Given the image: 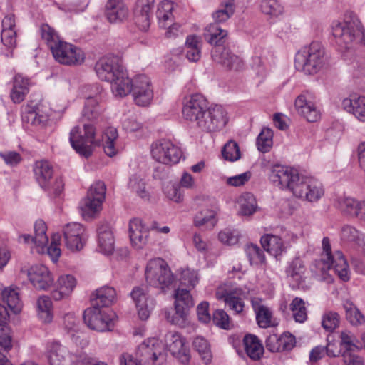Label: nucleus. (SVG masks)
<instances>
[{
    "label": "nucleus",
    "instance_id": "f257e3e1",
    "mask_svg": "<svg viewBox=\"0 0 365 365\" xmlns=\"http://www.w3.org/2000/svg\"><path fill=\"white\" fill-rule=\"evenodd\" d=\"M269 179L282 189L289 190L294 196L304 201L318 202L324 194L323 185L318 180L299 176L297 170L284 165H273Z\"/></svg>",
    "mask_w": 365,
    "mask_h": 365
},
{
    "label": "nucleus",
    "instance_id": "f03ea898",
    "mask_svg": "<svg viewBox=\"0 0 365 365\" xmlns=\"http://www.w3.org/2000/svg\"><path fill=\"white\" fill-rule=\"evenodd\" d=\"M46 225L43 220H37L34 224V236L24 234L19 237V241L25 243H31V251L38 254H47L53 262L58 260L61 255V240L58 233H55L51 237V242L48 246V238L46 235Z\"/></svg>",
    "mask_w": 365,
    "mask_h": 365
},
{
    "label": "nucleus",
    "instance_id": "7ed1b4c3",
    "mask_svg": "<svg viewBox=\"0 0 365 365\" xmlns=\"http://www.w3.org/2000/svg\"><path fill=\"white\" fill-rule=\"evenodd\" d=\"M331 29L338 43L347 48L365 44V29L358 16L351 12L346 13L343 20L333 21Z\"/></svg>",
    "mask_w": 365,
    "mask_h": 365
},
{
    "label": "nucleus",
    "instance_id": "20e7f679",
    "mask_svg": "<svg viewBox=\"0 0 365 365\" xmlns=\"http://www.w3.org/2000/svg\"><path fill=\"white\" fill-rule=\"evenodd\" d=\"M322 244L323 249L322 258L316 264L319 272L326 278V274L332 269L341 281H349L351 271L344 254L339 250L332 253L328 237H324Z\"/></svg>",
    "mask_w": 365,
    "mask_h": 365
},
{
    "label": "nucleus",
    "instance_id": "39448f33",
    "mask_svg": "<svg viewBox=\"0 0 365 365\" xmlns=\"http://www.w3.org/2000/svg\"><path fill=\"white\" fill-rule=\"evenodd\" d=\"M326 65L323 46L317 41L302 47L295 55L294 66L306 74L314 75L322 70Z\"/></svg>",
    "mask_w": 365,
    "mask_h": 365
},
{
    "label": "nucleus",
    "instance_id": "423d86ee",
    "mask_svg": "<svg viewBox=\"0 0 365 365\" xmlns=\"http://www.w3.org/2000/svg\"><path fill=\"white\" fill-rule=\"evenodd\" d=\"M95 137L94 125L84 123L82 125H78L71 129L69 140L76 152L87 158L91 155L93 148L96 143Z\"/></svg>",
    "mask_w": 365,
    "mask_h": 365
},
{
    "label": "nucleus",
    "instance_id": "0eeeda50",
    "mask_svg": "<svg viewBox=\"0 0 365 365\" xmlns=\"http://www.w3.org/2000/svg\"><path fill=\"white\" fill-rule=\"evenodd\" d=\"M146 282L154 287L165 289L174 281V276L167 262L161 258L150 259L145 271Z\"/></svg>",
    "mask_w": 365,
    "mask_h": 365
},
{
    "label": "nucleus",
    "instance_id": "6e6552de",
    "mask_svg": "<svg viewBox=\"0 0 365 365\" xmlns=\"http://www.w3.org/2000/svg\"><path fill=\"white\" fill-rule=\"evenodd\" d=\"M106 185L102 181H97L91 185L86 197L80 204V209L84 219H91L101 211L106 197Z\"/></svg>",
    "mask_w": 365,
    "mask_h": 365
},
{
    "label": "nucleus",
    "instance_id": "1a4fd4ad",
    "mask_svg": "<svg viewBox=\"0 0 365 365\" xmlns=\"http://www.w3.org/2000/svg\"><path fill=\"white\" fill-rule=\"evenodd\" d=\"M229 120L227 110L220 105L207 107L195 123L203 132L212 133L222 130Z\"/></svg>",
    "mask_w": 365,
    "mask_h": 365
},
{
    "label": "nucleus",
    "instance_id": "9d476101",
    "mask_svg": "<svg viewBox=\"0 0 365 365\" xmlns=\"http://www.w3.org/2000/svg\"><path fill=\"white\" fill-rule=\"evenodd\" d=\"M137 354L145 364L160 365L165 361L164 344L157 338H149L141 343Z\"/></svg>",
    "mask_w": 365,
    "mask_h": 365
},
{
    "label": "nucleus",
    "instance_id": "9b49d317",
    "mask_svg": "<svg viewBox=\"0 0 365 365\" xmlns=\"http://www.w3.org/2000/svg\"><path fill=\"white\" fill-rule=\"evenodd\" d=\"M115 314L98 307L91 306L83 313V320L91 329L97 331L111 330L114 327Z\"/></svg>",
    "mask_w": 365,
    "mask_h": 365
},
{
    "label": "nucleus",
    "instance_id": "f8f14e48",
    "mask_svg": "<svg viewBox=\"0 0 365 365\" xmlns=\"http://www.w3.org/2000/svg\"><path fill=\"white\" fill-rule=\"evenodd\" d=\"M150 154L157 162L168 165L175 164L182 157L181 150L169 140H160L151 145Z\"/></svg>",
    "mask_w": 365,
    "mask_h": 365
},
{
    "label": "nucleus",
    "instance_id": "ddd939ff",
    "mask_svg": "<svg viewBox=\"0 0 365 365\" xmlns=\"http://www.w3.org/2000/svg\"><path fill=\"white\" fill-rule=\"evenodd\" d=\"M54 59L66 66L80 65L84 62V52L73 44L62 41L51 50Z\"/></svg>",
    "mask_w": 365,
    "mask_h": 365
},
{
    "label": "nucleus",
    "instance_id": "4468645a",
    "mask_svg": "<svg viewBox=\"0 0 365 365\" xmlns=\"http://www.w3.org/2000/svg\"><path fill=\"white\" fill-rule=\"evenodd\" d=\"M294 108L298 115L308 122L314 123L321 118V111L316 98L309 92L302 93L296 98Z\"/></svg>",
    "mask_w": 365,
    "mask_h": 365
},
{
    "label": "nucleus",
    "instance_id": "2eb2a0df",
    "mask_svg": "<svg viewBox=\"0 0 365 365\" xmlns=\"http://www.w3.org/2000/svg\"><path fill=\"white\" fill-rule=\"evenodd\" d=\"M215 295L218 300L223 301L235 314H240L243 311L244 300L247 295L242 288H230L222 285L217 289Z\"/></svg>",
    "mask_w": 365,
    "mask_h": 365
},
{
    "label": "nucleus",
    "instance_id": "dca6fc26",
    "mask_svg": "<svg viewBox=\"0 0 365 365\" xmlns=\"http://www.w3.org/2000/svg\"><path fill=\"white\" fill-rule=\"evenodd\" d=\"M66 247L71 252H78L84 247L87 235L85 227L78 222H71L63 228Z\"/></svg>",
    "mask_w": 365,
    "mask_h": 365
},
{
    "label": "nucleus",
    "instance_id": "f3484780",
    "mask_svg": "<svg viewBox=\"0 0 365 365\" xmlns=\"http://www.w3.org/2000/svg\"><path fill=\"white\" fill-rule=\"evenodd\" d=\"M124 69L125 67L120 63L117 56H103L95 65V71L98 78L109 83Z\"/></svg>",
    "mask_w": 365,
    "mask_h": 365
},
{
    "label": "nucleus",
    "instance_id": "a211bd4d",
    "mask_svg": "<svg viewBox=\"0 0 365 365\" xmlns=\"http://www.w3.org/2000/svg\"><path fill=\"white\" fill-rule=\"evenodd\" d=\"M133 100L139 106L150 105L153 98V91L150 79L145 75H138L133 79L131 91Z\"/></svg>",
    "mask_w": 365,
    "mask_h": 365
},
{
    "label": "nucleus",
    "instance_id": "6ab92c4d",
    "mask_svg": "<svg viewBox=\"0 0 365 365\" xmlns=\"http://www.w3.org/2000/svg\"><path fill=\"white\" fill-rule=\"evenodd\" d=\"M207 108L206 99L200 94H193L184 99L182 115L185 119L195 124Z\"/></svg>",
    "mask_w": 365,
    "mask_h": 365
},
{
    "label": "nucleus",
    "instance_id": "aec40b11",
    "mask_svg": "<svg viewBox=\"0 0 365 365\" xmlns=\"http://www.w3.org/2000/svg\"><path fill=\"white\" fill-rule=\"evenodd\" d=\"M28 277L34 287L38 290L49 289L55 282L52 272L43 264L31 266L28 270Z\"/></svg>",
    "mask_w": 365,
    "mask_h": 365
},
{
    "label": "nucleus",
    "instance_id": "412c9836",
    "mask_svg": "<svg viewBox=\"0 0 365 365\" xmlns=\"http://www.w3.org/2000/svg\"><path fill=\"white\" fill-rule=\"evenodd\" d=\"M130 297L135 304L140 319H148L155 306V302L148 295L147 288L135 287L130 292Z\"/></svg>",
    "mask_w": 365,
    "mask_h": 365
},
{
    "label": "nucleus",
    "instance_id": "4be33fe9",
    "mask_svg": "<svg viewBox=\"0 0 365 365\" xmlns=\"http://www.w3.org/2000/svg\"><path fill=\"white\" fill-rule=\"evenodd\" d=\"M212 60L227 70L238 71L244 66L243 61L225 46L213 47L211 51Z\"/></svg>",
    "mask_w": 365,
    "mask_h": 365
},
{
    "label": "nucleus",
    "instance_id": "5701e85b",
    "mask_svg": "<svg viewBox=\"0 0 365 365\" xmlns=\"http://www.w3.org/2000/svg\"><path fill=\"white\" fill-rule=\"evenodd\" d=\"M155 0H138L133 8V20L140 30L146 31L150 26Z\"/></svg>",
    "mask_w": 365,
    "mask_h": 365
},
{
    "label": "nucleus",
    "instance_id": "b1692460",
    "mask_svg": "<svg viewBox=\"0 0 365 365\" xmlns=\"http://www.w3.org/2000/svg\"><path fill=\"white\" fill-rule=\"evenodd\" d=\"M165 341L171 354L182 363L190 360V351L185 344V339L176 331H169L165 335Z\"/></svg>",
    "mask_w": 365,
    "mask_h": 365
},
{
    "label": "nucleus",
    "instance_id": "393cba45",
    "mask_svg": "<svg viewBox=\"0 0 365 365\" xmlns=\"http://www.w3.org/2000/svg\"><path fill=\"white\" fill-rule=\"evenodd\" d=\"M175 310L176 317L171 320L175 324H179V320H185L188 314L189 309L194 306L192 297L186 289L178 288L175 292Z\"/></svg>",
    "mask_w": 365,
    "mask_h": 365
},
{
    "label": "nucleus",
    "instance_id": "a878e982",
    "mask_svg": "<svg viewBox=\"0 0 365 365\" xmlns=\"http://www.w3.org/2000/svg\"><path fill=\"white\" fill-rule=\"evenodd\" d=\"M129 237L135 249L143 248L148 242L149 229L140 219L133 218L129 222Z\"/></svg>",
    "mask_w": 365,
    "mask_h": 365
},
{
    "label": "nucleus",
    "instance_id": "bb28decb",
    "mask_svg": "<svg viewBox=\"0 0 365 365\" xmlns=\"http://www.w3.org/2000/svg\"><path fill=\"white\" fill-rule=\"evenodd\" d=\"M76 285L77 279L75 276L71 274H62L56 279L52 297L56 301L67 298L74 291Z\"/></svg>",
    "mask_w": 365,
    "mask_h": 365
},
{
    "label": "nucleus",
    "instance_id": "cd10ccee",
    "mask_svg": "<svg viewBox=\"0 0 365 365\" xmlns=\"http://www.w3.org/2000/svg\"><path fill=\"white\" fill-rule=\"evenodd\" d=\"M104 110L105 108L98 96H89L86 98L81 112V119L83 121L96 122L102 118Z\"/></svg>",
    "mask_w": 365,
    "mask_h": 365
},
{
    "label": "nucleus",
    "instance_id": "c85d7f7f",
    "mask_svg": "<svg viewBox=\"0 0 365 365\" xmlns=\"http://www.w3.org/2000/svg\"><path fill=\"white\" fill-rule=\"evenodd\" d=\"M106 15L110 23H120L128 18L129 9L123 0H108Z\"/></svg>",
    "mask_w": 365,
    "mask_h": 365
},
{
    "label": "nucleus",
    "instance_id": "c756f323",
    "mask_svg": "<svg viewBox=\"0 0 365 365\" xmlns=\"http://www.w3.org/2000/svg\"><path fill=\"white\" fill-rule=\"evenodd\" d=\"M35 311L38 319L43 324L52 323L54 318L53 304L48 295H41L36 299Z\"/></svg>",
    "mask_w": 365,
    "mask_h": 365
},
{
    "label": "nucleus",
    "instance_id": "7c9ffc66",
    "mask_svg": "<svg viewBox=\"0 0 365 365\" xmlns=\"http://www.w3.org/2000/svg\"><path fill=\"white\" fill-rule=\"evenodd\" d=\"M295 344V338L291 334L280 336L272 334L266 339V347L272 352H279L292 349Z\"/></svg>",
    "mask_w": 365,
    "mask_h": 365
},
{
    "label": "nucleus",
    "instance_id": "2f4dec72",
    "mask_svg": "<svg viewBox=\"0 0 365 365\" xmlns=\"http://www.w3.org/2000/svg\"><path fill=\"white\" fill-rule=\"evenodd\" d=\"M92 306L99 308L107 307L117 301L116 290L109 286H103L97 289L91 297Z\"/></svg>",
    "mask_w": 365,
    "mask_h": 365
},
{
    "label": "nucleus",
    "instance_id": "473e14b6",
    "mask_svg": "<svg viewBox=\"0 0 365 365\" xmlns=\"http://www.w3.org/2000/svg\"><path fill=\"white\" fill-rule=\"evenodd\" d=\"M113 95L117 98H123L131 93L133 80H131L125 68L110 82Z\"/></svg>",
    "mask_w": 365,
    "mask_h": 365
},
{
    "label": "nucleus",
    "instance_id": "72a5a7b5",
    "mask_svg": "<svg viewBox=\"0 0 365 365\" xmlns=\"http://www.w3.org/2000/svg\"><path fill=\"white\" fill-rule=\"evenodd\" d=\"M342 107L359 121L365 122V96L351 94L343 100Z\"/></svg>",
    "mask_w": 365,
    "mask_h": 365
},
{
    "label": "nucleus",
    "instance_id": "f704fd0d",
    "mask_svg": "<svg viewBox=\"0 0 365 365\" xmlns=\"http://www.w3.org/2000/svg\"><path fill=\"white\" fill-rule=\"evenodd\" d=\"M205 39L213 47L224 46L228 40V31L217 23L207 25L204 31Z\"/></svg>",
    "mask_w": 365,
    "mask_h": 365
},
{
    "label": "nucleus",
    "instance_id": "c9c22d12",
    "mask_svg": "<svg viewBox=\"0 0 365 365\" xmlns=\"http://www.w3.org/2000/svg\"><path fill=\"white\" fill-rule=\"evenodd\" d=\"M35 178L43 189H48L53 170L52 165L46 160H38L34 165Z\"/></svg>",
    "mask_w": 365,
    "mask_h": 365
},
{
    "label": "nucleus",
    "instance_id": "e433bc0d",
    "mask_svg": "<svg viewBox=\"0 0 365 365\" xmlns=\"http://www.w3.org/2000/svg\"><path fill=\"white\" fill-rule=\"evenodd\" d=\"M98 242L100 251L105 255L111 254L115 247L113 232L108 224H102L98 229Z\"/></svg>",
    "mask_w": 365,
    "mask_h": 365
},
{
    "label": "nucleus",
    "instance_id": "4c0bfd02",
    "mask_svg": "<svg viewBox=\"0 0 365 365\" xmlns=\"http://www.w3.org/2000/svg\"><path fill=\"white\" fill-rule=\"evenodd\" d=\"M30 80L21 74H16L13 80V87L10 93L11 101L15 103L22 102L30 88Z\"/></svg>",
    "mask_w": 365,
    "mask_h": 365
},
{
    "label": "nucleus",
    "instance_id": "58836bf2",
    "mask_svg": "<svg viewBox=\"0 0 365 365\" xmlns=\"http://www.w3.org/2000/svg\"><path fill=\"white\" fill-rule=\"evenodd\" d=\"M307 268L304 261L299 257H295L287 262L285 268L287 277L297 284L302 283L305 278Z\"/></svg>",
    "mask_w": 365,
    "mask_h": 365
},
{
    "label": "nucleus",
    "instance_id": "ea45409f",
    "mask_svg": "<svg viewBox=\"0 0 365 365\" xmlns=\"http://www.w3.org/2000/svg\"><path fill=\"white\" fill-rule=\"evenodd\" d=\"M48 359L50 365H66L69 351L58 342H52L48 346Z\"/></svg>",
    "mask_w": 365,
    "mask_h": 365
},
{
    "label": "nucleus",
    "instance_id": "a19ab883",
    "mask_svg": "<svg viewBox=\"0 0 365 365\" xmlns=\"http://www.w3.org/2000/svg\"><path fill=\"white\" fill-rule=\"evenodd\" d=\"M336 206L344 215L359 219L361 200L351 197L342 196L337 199Z\"/></svg>",
    "mask_w": 365,
    "mask_h": 365
},
{
    "label": "nucleus",
    "instance_id": "79ce46f5",
    "mask_svg": "<svg viewBox=\"0 0 365 365\" xmlns=\"http://www.w3.org/2000/svg\"><path fill=\"white\" fill-rule=\"evenodd\" d=\"M252 308L256 314V319L258 325L262 328H267L273 324L272 312L264 305L258 298H254L251 300Z\"/></svg>",
    "mask_w": 365,
    "mask_h": 365
},
{
    "label": "nucleus",
    "instance_id": "37998d69",
    "mask_svg": "<svg viewBox=\"0 0 365 365\" xmlns=\"http://www.w3.org/2000/svg\"><path fill=\"white\" fill-rule=\"evenodd\" d=\"M63 324L67 330L77 334L76 336L75 334H71V338L76 344L81 346L88 345V341L83 337V334L82 333H78L79 319L76 317L74 313H68L64 315Z\"/></svg>",
    "mask_w": 365,
    "mask_h": 365
},
{
    "label": "nucleus",
    "instance_id": "c03bdc74",
    "mask_svg": "<svg viewBox=\"0 0 365 365\" xmlns=\"http://www.w3.org/2000/svg\"><path fill=\"white\" fill-rule=\"evenodd\" d=\"M261 244L264 250L274 257L281 255L287 249L282 240L279 237L274 235L262 236L261 238Z\"/></svg>",
    "mask_w": 365,
    "mask_h": 365
},
{
    "label": "nucleus",
    "instance_id": "a18cd8bd",
    "mask_svg": "<svg viewBox=\"0 0 365 365\" xmlns=\"http://www.w3.org/2000/svg\"><path fill=\"white\" fill-rule=\"evenodd\" d=\"M200 38L195 35L187 36L184 46L185 57L189 61L197 62L201 58Z\"/></svg>",
    "mask_w": 365,
    "mask_h": 365
},
{
    "label": "nucleus",
    "instance_id": "49530a36",
    "mask_svg": "<svg viewBox=\"0 0 365 365\" xmlns=\"http://www.w3.org/2000/svg\"><path fill=\"white\" fill-rule=\"evenodd\" d=\"M173 4L170 1H163L158 6L156 16L160 28L166 29L173 22Z\"/></svg>",
    "mask_w": 365,
    "mask_h": 365
},
{
    "label": "nucleus",
    "instance_id": "de8ad7c7",
    "mask_svg": "<svg viewBox=\"0 0 365 365\" xmlns=\"http://www.w3.org/2000/svg\"><path fill=\"white\" fill-rule=\"evenodd\" d=\"M243 341L247 356L254 360L259 359L263 354L264 348L257 337L247 334Z\"/></svg>",
    "mask_w": 365,
    "mask_h": 365
},
{
    "label": "nucleus",
    "instance_id": "09e8293b",
    "mask_svg": "<svg viewBox=\"0 0 365 365\" xmlns=\"http://www.w3.org/2000/svg\"><path fill=\"white\" fill-rule=\"evenodd\" d=\"M247 257L252 266L264 267L266 265V257L264 250L257 245L250 244L245 249Z\"/></svg>",
    "mask_w": 365,
    "mask_h": 365
},
{
    "label": "nucleus",
    "instance_id": "8fccbe9b",
    "mask_svg": "<svg viewBox=\"0 0 365 365\" xmlns=\"http://www.w3.org/2000/svg\"><path fill=\"white\" fill-rule=\"evenodd\" d=\"M239 214L242 216L253 215L257 208V201L254 195L250 192L242 194L237 200Z\"/></svg>",
    "mask_w": 365,
    "mask_h": 365
},
{
    "label": "nucleus",
    "instance_id": "3c124183",
    "mask_svg": "<svg viewBox=\"0 0 365 365\" xmlns=\"http://www.w3.org/2000/svg\"><path fill=\"white\" fill-rule=\"evenodd\" d=\"M2 300L5 302L8 309L14 314H18L22 308V303L20 300L19 292L16 289L8 287L2 292Z\"/></svg>",
    "mask_w": 365,
    "mask_h": 365
},
{
    "label": "nucleus",
    "instance_id": "603ef678",
    "mask_svg": "<svg viewBox=\"0 0 365 365\" xmlns=\"http://www.w3.org/2000/svg\"><path fill=\"white\" fill-rule=\"evenodd\" d=\"M118 137L117 129L113 127L108 128L103 137V150L105 153L113 157L116 155L118 149L115 146V142Z\"/></svg>",
    "mask_w": 365,
    "mask_h": 365
},
{
    "label": "nucleus",
    "instance_id": "864d4df0",
    "mask_svg": "<svg viewBox=\"0 0 365 365\" xmlns=\"http://www.w3.org/2000/svg\"><path fill=\"white\" fill-rule=\"evenodd\" d=\"M216 212L212 210L205 209L198 212L194 218L195 225L213 228L217 224Z\"/></svg>",
    "mask_w": 365,
    "mask_h": 365
},
{
    "label": "nucleus",
    "instance_id": "5fc2aeb1",
    "mask_svg": "<svg viewBox=\"0 0 365 365\" xmlns=\"http://www.w3.org/2000/svg\"><path fill=\"white\" fill-rule=\"evenodd\" d=\"M343 307L345 309L346 317L351 324L357 326L365 322L364 316L352 302L345 300Z\"/></svg>",
    "mask_w": 365,
    "mask_h": 365
},
{
    "label": "nucleus",
    "instance_id": "6e6d98bb",
    "mask_svg": "<svg viewBox=\"0 0 365 365\" xmlns=\"http://www.w3.org/2000/svg\"><path fill=\"white\" fill-rule=\"evenodd\" d=\"M259 9L270 18H277L284 12L283 6L277 0H261Z\"/></svg>",
    "mask_w": 365,
    "mask_h": 365
},
{
    "label": "nucleus",
    "instance_id": "4d7b16f0",
    "mask_svg": "<svg viewBox=\"0 0 365 365\" xmlns=\"http://www.w3.org/2000/svg\"><path fill=\"white\" fill-rule=\"evenodd\" d=\"M12 347L10 330L6 328H0V365H12L3 354Z\"/></svg>",
    "mask_w": 365,
    "mask_h": 365
},
{
    "label": "nucleus",
    "instance_id": "13d9d810",
    "mask_svg": "<svg viewBox=\"0 0 365 365\" xmlns=\"http://www.w3.org/2000/svg\"><path fill=\"white\" fill-rule=\"evenodd\" d=\"M235 6L233 0H227L220 6L219 9L212 14L215 23L225 22L234 14Z\"/></svg>",
    "mask_w": 365,
    "mask_h": 365
},
{
    "label": "nucleus",
    "instance_id": "bf43d9fd",
    "mask_svg": "<svg viewBox=\"0 0 365 365\" xmlns=\"http://www.w3.org/2000/svg\"><path fill=\"white\" fill-rule=\"evenodd\" d=\"M192 345L205 364L211 361L212 352L207 339L202 336H197L194 339Z\"/></svg>",
    "mask_w": 365,
    "mask_h": 365
},
{
    "label": "nucleus",
    "instance_id": "052dcab7",
    "mask_svg": "<svg viewBox=\"0 0 365 365\" xmlns=\"http://www.w3.org/2000/svg\"><path fill=\"white\" fill-rule=\"evenodd\" d=\"M128 187L143 199H148L149 193L146 190L144 179L140 175L135 174L130 178Z\"/></svg>",
    "mask_w": 365,
    "mask_h": 365
},
{
    "label": "nucleus",
    "instance_id": "680f3d73",
    "mask_svg": "<svg viewBox=\"0 0 365 365\" xmlns=\"http://www.w3.org/2000/svg\"><path fill=\"white\" fill-rule=\"evenodd\" d=\"M292 315L297 322L303 323L307 319L305 302L299 297H295L290 304Z\"/></svg>",
    "mask_w": 365,
    "mask_h": 365
},
{
    "label": "nucleus",
    "instance_id": "e2e57ef3",
    "mask_svg": "<svg viewBox=\"0 0 365 365\" xmlns=\"http://www.w3.org/2000/svg\"><path fill=\"white\" fill-rule=\"evenodd\" d=\"M364 233L351 225H346L341 227L340 237L341 241L347 243H356L363 240Z\"/></svg>",
    "mask_w": 365,
    "mask_h": 365
},
{
    "label": "nucleus",
    "instance_id": "0e129e2a",
    "mask_svg": "<svg viewBox=\"0 0 365 365\" xmlns=\"http://www.w3.org/2000/svg\"><path fill=\"white\" fill-rule=\"evenodd\" d=\"M273 133L271 129L264 128L257 138V148L260 152L267 153L273 144Z\"/></svg>",
    "mask_w": 365,
    "mask_h": 365
},
{
    "label": "nucleus",
    "instance_id": "69168bd1",
    "mask_svg": "<svg viewBox=\"0 0 365 365\" xmlns=\"http://www.w3.org/2000/svg\"><path fill=\"white\" fill-rule=\"evenodd\" d=\"M41 32L42 38L46 41L51 50L63 41L60 38L56 30L48 24H43L41 27Z\"/></svg>",
    "mask_w": 365,
    "mask_h": 365
},
{
    "label": "nucleus",
    "instance_id": "338daca9",
    "mask_svg": "<svg viewBox=\"0 0 365 365\" xmlns=\"http://www.w3.org/2000/svg\"><path fill=\"white\" fill-rule=\"evenodd\" d=\"M163 192L166 197L175 202L180 203L183 200V194L179 185L168 182L163 186Z\"/></svg>",
    "mask_w": 365,
    "mask_h": 365
},
{
    "label": "nucleus",
    "instance_id": "774afa93",
    "mask_svg": "<svg viewBox=\"0 0 365 365\" xmlns=\"http://www.w3.org/2000/svg\"><path fill=\"white\" fill-rule=\"evenodd\" d=\"M340 322V317L338 313L332 311H327L324 313L322 318V326L327 331H332L338 327Z\"/></svg>",
    "mask_w": 365,
    "mask_h": 365
}]
</instances>
